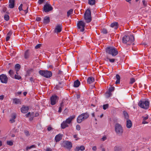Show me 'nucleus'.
Segmentation results:
<instances>
[{"label":"nucleus","instance_id":"8","mask_svg":"<svg viewBox=\"0 0 151 151\" xmlns=\"http://www.w3.org/2000/svg\"><path fill=\"white\" fill-rule=\"evenodd\" d=\"M58 99L59 97L57 95H53L50 98L51 104L52 105L55 104Z\"/></svg>","mask_w":151,"mask_h":151},{"label":"nucleus","instance_id":"33","mask_svg":"<svg viewBox=\"0 0 151 151\" xmlns=\"http://www.w3.org/2000/svg\"><path fill=\"white\" fill-rule=\"evenodd\" d=\"M124 118L126 119H128L129 118V115L125 111H124L123 112Z\"/></svg>","mask_w":151,"mask_h":151},{"label":"nucleus","instance_id":"47","mask_svg":"<svg viewBox=\"0 0 151 151\" xmlns=\"http://www.w3.org/2000/svg\"><path fill=\"white\" fill-rule=\"evenodd\" d=\"M8 145L12 146L13 145V142L11 141H7L6 142Z\"/></svg>","mask_w":151,"mask_h":151},{"label":"nucleus","instance_id":"55","mask_svg":"<svg viewBox=\"0 0 151 151\" xmlns=\"http://www.w3.org/2000/svg\"><path fill=\"white\" fill-rule=\"evenodd\" d=\"M36 146L35 145H32L29 147V149H31L32 148H35L36 147Z\"/></svg>","mask_w":151,"mask_h":151},{"label":"nucleus","instance_id":"42","mask_svg":"<svg viewBox=\"0 0 151 151\" xmlns=\"http://www.w3.org/2000/svg\"><path fill=\"white\" fill-rule=\"evenodd\" d=\"M114 151H122V150L120 147H114Z\"/></svg>","mask_w":151,"mask_h":151},{"label":"nucleus","instance_id":"31","mask_svg":"<svg viewBox=\"0 0 151 151\" xmlns=\"http://www.w3.org/2000/svg\"><path fill=\"white\" fill-rule=\"evenodd\" d=\"M76 149L77 151H79L80 150L83 151L85 150V148L84 146H81L80 147H76Z\"/></svg>","mask_w":151,"mask_h":151},{"label":"nucleus","instance_id":"17","mask_svg":"<svg viewBox=\"0 0 151 151\" xmlns=\"http://www.w3.org/2000/svg\"><path fill=\"white\" fill-rule=\"evenodd\" d=\"M118 22H114L112 23L110 25L111 27L114 28L115 29H116L118 28Z\"/></svg>","mask_w":151,"mask_h":151},{"label":"nucleus","instance_id":"63","mask_svg":"<svg viewBox=\"0 0 151 151\" xmlns=\"http://www.w3.org/2000/svg\"><path fill=\"white\" fill-rule=\"evenodd\" d=\"M4 98V96L3 95H1L0 96V100H2Z\"/></svg>","mask_w":151,"mask_h":151},{"label":"nucleus","instance_id":"12","mask_svg":"<svg viewBox=\"0 0 151 151\" xmlns=\"http://www.w3.org/2000/svg\"><path fill=\"white\" fill-rule=\"evenodd\" d=\"M62 29V25L61 24H58L57 25L54 30L55 33H59L61 32Z\"/></svg>","mask_w":151,"mask_h":151},{"label":"nucleus","instance_id":"30","mask_svg":"<svg viewBox=\"0 0 151 151\" xmlns=\"http://www.w3.org/2000/svg\"><path fill=\"white\" fill-rule=\"evenodd\" d=\"M116 78L117 80L115 82L116 84H119L120 83V77L119 75L117 74L116 75Z\"/></svg>","mask_w":151,"mask_h":151},{"label":"nucleus","instance_id":"45","mask_svg":"<svg viewBox=\"0 0 151 151\" xmlns=\"http://www.w3.org/2000/svg\"><path fill=\"white\" fill-rule=\"evenodd\" d=\"M14 78L16 79L19 80L21 79V77L19 75L15 74L14 76Z\"/></svg>","mask_w":151,"mask_h":151},{"label":"nucleus","instance_id":"56","mask_svg":"<svg viewBox=\"0 0 151 151\" xmlns=\"http://www.w3.org/2000/svg\"><path fill=\"white\" fill-rule=\"evenodd\" d=\"M36 20L37 21H40L41 20V18L40 17H37L36 18Z\"/></svg>","mask_w":151,"mask_h":151},{"label":"nucleus","instance_id":"10","mask_svg":"<svg viewBox=\"0 0 151 151\" xmlns=\"http://www.w3.org/2000/svg\"><path fill=\"white\" fill-rule=\"evenodd\" d=\"M63 146L64 147L69 150H70L72 146L71 142L68 141L64 142L63 143Z\"/></svg>","mask_w":151,"mask_h":151},{"label":"nucleus","instance_id":"60","mask_svg":"<svg viewBox=\"0 0 151 151\" xmlns=\"http://www.w3.org/2000/svg\"><path fill=\"white\" fill-rule=\"evenodd\" d=\"M6 10V7H4L2 9V11L3 12H5Z\"/></svg>","mask_w":151,"mask_h":151},{"label":"nucleus","instance_id":"41","mask_svg":"<svg viewBox=\"0 0 151 151\" xmlns=\"http://www.w3.org/2000/svg\"><path fill=\"white\" fill-rule=\"evenodd\" d=\"M135 81V80L134 78H132L130 79L129 83L132 84Z\"/></svg>","mask_w":151,"mask_h":151},{"label":"nucleus","instance_id":"34","mask_svg":"<svg viewBox=\"0 0 151 151\" xmlns=\"http://www.w3.org/2000/svg\"><path fill=\"white\" fill-rule=\"evenodd\" d=\"M63 102H62L60 104V106L59 108V110L58 111V112L59 113H60L62 110V108L63 106Z\"/></svg>","mask_w":151,"mask_h":151},{"label":"nucleus","instance_id":"5","mask_svg":"<svg viewBox=\"0 0 151 151\" xmlns=\"http://www.w3.org/2000/svg\"><path fill=\"white\" fill-rule=\"evenodd\" d=\"M91 11L90 9H88L84 13V19L87 23H89L91 21Z\"/></svg>","mask_w":151,"mask_h":151},{"label":"nucleus","instance_id":"9","mask_svg":"<svg viewBox=\"0 0 151 151\" xmlns=\"http://www.w3.org/2000/svg\"><path fill=\"white\" fill-rule=\"evenodd\" d=\"M53 9L52 6L48 3H46L43 7V11L45 12H47L52 10Z\"/></svg>","mask_w":151,"mask_h":151},{"label":"nucleus","instance_id":"48","mask_svg":"<svg viewBox=\"0 0 151 151\" xmlns=\"http://www.w3.org/2000/svg\"><path fill=\"white\" fill-rule=\"evenodd\" d=\"M107 139L106 136V135H104L103 137L101 139V140L103 141Z\"/></svg>","mask_w":151,"mask_h":151},{"label":"nucleus","instance_id":"50","mask_svg":"<svg viewBox=\"0 0 151 151\" xmlns=\"http://www.w3.org/2000/svg\"><path fill=\"white\" fill-rule=\"evenodd\" d=\"M45 1V0H38V3L39 4H41Z\"/></svg>","mask_w":151,"mask_h":151},{"label":"nucleus","instance_id":"51","mask_svg":"<svg viewBox=\"0 0 151 151\" xmlns=\"http://www.w3.org/2000/svg\"><path fill=\"white\" fill-rule=\"evenodd\" d=\"M41 45V44H38L35 47V48L36 49H37L40 48Z\"/></svg>","mask_w":151,"mask_h":151},{"label":"nucleus","instance_id":"4","mask_svg":"<svg viewBox=\"0 0 151 151\" xmlns=\"http://www.w3.org/2000/svg\"><path fill=\"white\" fill-rule=\"evenodd\" d=\"M40 75L46 78L51 77L52 75V72L47 70H40L39 71Z\"/></svg>","mask_w":151,"mask_h":151},{"label":"nucleus","instance_id":"58","mask_svg":"<svg viewBox=\"0 0 151 151\" xmlns=\"http://www.w3.org/2000/svg\"><path fill=\"white\" fill-rule=\"evenodd\" d=\"M47 130L49 131H50L53 129V128L50 126H49L47 128Z\"/></svg>","mask_w":151,"mask_h":151},{"label":"nucleus","instance_id":"49","mask_svg":"<svg viewBox=\"0 0 151 151\" xmlns=\"http://www.w3.org/2000/svg\"><path fill=\"white\" fill-rule=\"evenodd\" d=\"M114 87H111L109 88V91H110L111 92L114 91Z\"/></svg>","mask_w":151,"mask_h":151},{"label":"nucleus","instance_id":"21","mask_svg":"<svg viewBox=\"0 0 151 151\" xmlns=\"http://www.w3.org/2000/svg\"><path fill=\"white\" fill-rule=\"evenodd\" d=\"M81 115V116H82V118L83 119H84V120H85V119H87L89 116V115L88 114V113L87 112L83 113Z\"/></svg>","mask_w":151,"mask_h":151},{"label":"nucleus","instance_id":"1","mask_svg":"<svg viewBox=\"0 0 151 151\" xmlns=\"http://www.w3.org/2000/svg\"><path fill=\"white\" fill-rule=\"evenodd\" d=\"M106 51L107 53L111 55L113 57H115L118 54L117 49L114 47H108L106 48Z\"/></svg>","mask_w":151,"mask_h":151},{"label":"nucleus","instance_id":"16","mask_svg":"<svg viewBox=\"0 0 151 151\" xmlns=\"http://www.w3.org/2000/svg\"><path fill=\"white\" fill-rule=\"evenodd\" d=\"M14 0H9V7L10 8H13L14 6Z\"/></svg>","mask_w":151,"mask_h":151},{"label":"nucleus","instance_id":"43","mask_svg":"<svg viewBox=\"0 0 151 151\" xmlns=\"http://www.w3.org/2000/svg\"><path fill=\"white\" fill-rule=\"evenodd\" d=\"M101 32L104 34H106L108 33L107 30L105 29H103L102 30Z\"/></svg>","mask_w":151,"mask_h":151},{"label":"nucleus","instance_id":"35","mask_svg":"<svg viewBox=\"0 0 151 151\" xmlns=\"http://www.w3.org/2000/svg\"><path fill=\"white\" fill-rule=\"evenodd\" d=\"M73 9H71L69 10L67 12V16L69 17V16L72 14L73 13Z\"/></svg>","mask_w":151,"mask_h":151},{"label":"nucleus","instance_id":"46","mask_svg":"<svg viewBox=\"0 0 151 151\" xmlns=\"http://www.w3.org/2000/svg\"><path fill=\"white\" fill-rule=\"evenodd\" d=\"M142 2L143 5L145 7L147 6V2L145 0H144L142 1Z\"/></svg>","mask_w":151,"mask_h":151},{"label":"nucleus","instance_id":"59","mask_svg":"<svg viewBox=\"0 0 151 151\" xmlns=\"http://www.w3.org/2000/svg\"><path fill=\"white\" fill-rule=\"evenodd\" d=\"M143 120H146L147 119H148V116H146L143 117Z\"/></svg>","mask_w":151,"mask_h":151},{"label":"nucleus","instance_id":"19","mask_svg":"<svg viewBox=\"0 0 151 151\" xmlns=\"http://www.w3.org/2000/svg\"><path fill=\"white\" fill-rule=\"evenodd\" d=\"M22 6L23 5L22 4H21L20 5V6H19L18 8V9L19 11H21L22 10H23V9H22ZM28 6H27V9L25 10H23V11L25 13V14H26L28 12Z\"/></svg>","mask_w":151,"mask_h":151},{"label":"nucleus","instance_id":"57","mask_svg":"<svg viewBox=\"0 0 151 151\" xmlns=\"http://www.w3.org/2000/svg\"><path fill=\"white\" fill-rule=\"evenodd\" d=\"M92 150L93 151H96V150H97V147H96V146H93V147H92Z\"/></svg>","mask_w":151,"mask_h":151},{"label":"nucleus","instance_id":"11","mask_svg":"<svg viewBox=\"0 0 151 151\" xmlns=\"http://www.w3.org/2000/svg\"><path fill=\"white\" fill-rule=\"evenodd\" d=\"M0 80L2 83H6L8 82V78L6 75L2 74L0 75Z\"/></svg>","mask_w":151,"mask_h":151},{"label":"nucleus","instance_id":"7","mask_svg":"<svg viewBox=\"0 0 151 151\" xmlns=\"http://www.w3.org/2000/svg\"><path fill=\"white\" fill-rule=\"evenodd\" d=\"M77 27L81 32H83L85 29V23L82 21H78L77 23Z\"/></svg>","mask_w":151,"mask_h":151},{"label":"nucleus","instance_id":"2","mask_svg":"<svg viewBox=\"0 0 151 151\" xmlns=\"http://www.w3.org/2000/svg\"><path fill=\"white\" fill-rule=\"evenodd\" d=\"M134 40V36L132 35H125L122 39V41L124 43L130 44Z\"/></svg>","mask_w":151,"mask_h":151},{"label":"nucleus","instance_id":"38","mask_svg":"<svg viewBox=\"0 0 151 151\" xmlns=\"http://www.w3.org/2000/svg\"><path fill=\"white\" fill-rule=\"evenodd\" d=\"M20 65L19 64H17L15 67V69L16 71H18L20 68Z\"/></svg>","mask_w":151,"mask_h":151},{"label":"nucleus","instance_id":"64","mask_svg":"<svg viewBox=\"0 0 151 151\" xmlns=\"http://www.w3.org/2000/svg\"><path fill=\"white\" fill-rule=\"evenodd\" d=\"M33 70H34V69L33 68H30L29 69V72H32L33 71Z\"/></svg>","mask_w":151,"mask_h":151},{"label":"nucleus","instance_id":"32","mask_svg":"<svg viewBox=\"0 0 151 151\" xmlns=\"http://www.w3.org/2000/svg\"><path fill=\"white\" fill-rule=\"evenodd\" d=\"M105 60L107 61H108V60H109V61L110 63H113L115 62L116 59L114 58H110L108 57H107Z\"/></svg>","mask_w":151,"mask_h":151},{"label":"nucleus","instance_id":"25","mask_svg":"<svg viewBox=\"0 0 151 151\" xmlns=\"http://www.w3.org/2000/svg\"><path fill=\"white\" fill-rule=\"evenodd\" d=\"M80 82L79 81L77 80L74 82L73 86L75 87H78L80 85Z\"/></svg>","mask_w":151,"mask_h":151},{"label":"nucleus","instance_id":"27","mask_svg":"<svg viewBox=\"0 0 151 151\" xmlns=\"http://www.w3.org/2000/svg\"><path fill=\"white\" fill-rule=\"evenodd\" d=\"M12 34V32L11 31H9V32L6 35L7 36L6 38V41H8L9 40L10 38V36Z\"/></svg>","mask_w":151,"mask_h":151},{"label":"nucleus","instance_id":"14","mask_svg":"<svg viewBox=\"0 0 151 151\" xmlns=\"http://www.w3.org/2000/svg\"><path fill=\"white\" fill-rule=\"evenodd\" d=\"M28 110V107L25 106H23L21 109V111L23 113H26L27 112Z\"/></svg>","mask_w":151,"mask_h":151},{"label":"nucleus","instance_id":"22","mask_svg":"<svg viewBox=\"0 0 151 151\" xmlns=\"http://www.w3.org/2000/svg\"><path fill=\"white\" fill-rule=\"evenodd\" d=\"M62 139V136L60 134L57 135L55 137V140L56 142H59Z\"/></svg>","mask_w":151,"mask_h":151},{"label":"nucleus","instance_id":"23","mask_svg":"<svg viewBox=\"0 0 151 151\" xmlns=\"http://www.w3.org/2000/svg\"><path fill=\"white\" fill-rule=\"evenodd\" d=\"M132 125V124L131 121L129 119H127V127L128 128H131Z\"/></svg>","mask_w":151,"mask_h":151},{"label":"nucleus","instance_id":"53","mask_svg":"<svg viewBox=\"0 0 151 151\" xmlns=\"http://www.w3.org/2000/svg\"><path fill=\"white\" fill-rule=\"evenodd\" d=\"M76 129L78 130H80L81 129V127L78 124L76 126Z\"/></svg>","mask_w":151,"mask_h":151},{"label":"nucleus","instance_id":"6","mask_svg":"<svg viewBox=\"0 0 151 151\" xmlns=\"http://www.w3.org/2000/svg\"><path fill=\"white\" fill-rule=\"evenodd\" d=\"M115 131L117 134L119 135H122L123 132V128L121 125L116 123L115 125Z\"/></svg>","mask_w":151,"mask_h":151},{"label":"nucleus","instance_id":"52","mask_svg":"<svg viewBox=\"0 0 151 151\" xmlns=\"http://www.w3.org/2000/svg\"><path fill=\"white\" fill-rule=\"evenodd\" d=\"M77 134L74 135L73 137L76 140H77L79 139V138L77 137Z\"/></svg>","mask_w":151,"mask_h":151},{"label":"nucleus","instance_id":"44","mask_svg":"<svg viewBox=\"0 0 151 151\" xmlns=\"http://www.w3.org/2000/svg\"><path fill=\"white\" fill-rule=\"evenodd\" d=\"M109 104H106L103 105V109L104 110H106L109 107Z\"/></svg>","mask_w":151,"mask_h":151},{"label":"nucleus","instance_id":"26","mask_svg":"<svg viewBox=\"0 0 151 151\" xmlns=\"http://www.w3.org/2000/svg\"><path fill=\"white\" fill-rule=\"evenodd\" d=\"M82 116H81V115H80L78 117L77 119V121L78 123H80L82 121L84 120V119H83L82 118L83 117H82Z\"/></svg>","mask_w":151,"mask_h":151},{"label":"nucleus","instance_id":"62","mask_svg":"<svg viewBox=\"0 0 151 151\" xmlns=\"http://www.w3.org/2000/svg\"><path fill=\"white\" fill-rule=\"evenodd\" d=\"M52 149L50 148H47L46 149V151H52Z\"/></svg>","mask_w":151,"mask_h":151},{"label":"nucleus","instance_id":"13","mask_svg":"<svg viewBox=\"0 0 151 151\" xmlns=\"http://www.w3.org/2000/svg\"><path fill=\"white\" fill-rule=\"evenodd\" d=\"M50 17L47 16L45 17L43 19V23L44 24H47L49 23L50 22Z\"/></svg>","mask_w":151,"mask_h":151},{"label":"nucleus","instance_id":"61","mask_svg":"<svg viewBox=\"0 0 151 151\" xmlns=\"http://www.w3.org/2000/svg\"><path fill=\"white\" fill-rule=\"evenodd\" d=\"M148 123V122H146L145 120H143L142 122V124H147Z\"/></svg>","mask_w":151,"mask_h":151},{"label":"nucleus","instance_id":"40","mask_svg":"<svg viewBox=\"0 0 151 151\" xmlns=\"http://www.w3.org/2000/svg\"><path fill=\"white\" fill-rule=\"evenodd\" d=\"M4 19L6 21H8L9 20V17L7 14H5L4 16Z\"/></svg>","mask_w":151,"mask_h":151},{"label":"nucleus","instance_id":"39","mask_svg":"<svg viewBox=\"0 0 151 151\" xmlns=\"http://www.w3.org/2000/svg\"><path fill=\"white\" fill-rule=\"evenodd\" d=\"M9 73L11 77H13L14 72L12 70H9Z\"/></svg>","mask_w":151,"mask_h":151},{"label":"nucleus","instance_id":"29","mask_svg":"<svg viewBox=\"0 0 151 151\" xmlns=\"http://www.w3.org/2000/svg\"><path fill=\"white\" fill-rule=\"evenodd\" d=\"M34 112L30 113V112H29V120L30 121H32L34 117Z\"/></svg>","mask_w":151,"mask_h":151},{"label":"nucleus","instance_id":"28","mask_svg":"<svg viewBox=\"0 0 151 151\" xmlns=\"http://www.w3.org/2000/svg\"><path fill=\"white\" fill-rule=\"evenodd\" d=\"M13 102L16 104H18L19 103L20 104V100L19 99L15 98L13 99Z\"/></svg>","mask_w":151,"mask_h":151},{"label":"nucleus","instance_id":"15","mask_svg":"<svg viewBox=\"0 0 151 151\" xmlns=\"http://www.w3.org/2000/svg\"><path fill=\"white\" fill-rule=\"evenodd\" d=\"M75 118V116H70L65 121L68 124H70L72 120Z\"/></svg>","mask_w":151,"mask_h":151},{"label":"nucleus","instance_id":"36","mask_svg":"<svg viewBox=\"0 0 151 151\" xmlns=\"http://www.w3.org/2000/svg\"><path fill=\"white\" fill-rule=\"evenodd\" d=\"M88 4L91 5H93L95 4V0H88Z\"/></svg>","mask_w":151,"mask_h":151},{"label":"nucleus","instance_id":"18","mask_svg":"<svg viewBox=\"0 0 151 151\" xmlns=\"http://www.w3.org/2000/svg\"><path fill=\"white\" fill-rule=\"evenodd\" d=\"M68 124L65 121H63L61 124V127L62 129H64L66 127H68Z\"/></svg>","mask_w":151,"mask_h":151},{"label":"nucleus","instance_id":"3","mask_svg":"<svg viewBox=\"0 0 151 151\" xmlns=\"http://www.w3.org/2000/svg\"><path fill=\"white\" fill-rule=\"evenodd\" d=\"M149 104L150 102L147 99L141 100L138 103V106L140 108L145 109L149 108Z\"/></svg>","mask_w":151,"mask_h":151},{"label":"nucleus","instance_id":"37","mask_svg":"<svg viewBox=\"0 0 151 151\" xmlns=\"http://www.w3.org/2000/svg\"><path fill=\"white\" fill-rule=\"evenodd\" d=\"M28 57V50H27L24 54V58L25 59H27Z\"/></svg>","mask_w":151,"mask_h":151},{"label":"nucleus","instance_id":"20","mask_svg":"<svg viewBox=\"0 0 151 151\" xmlns=\"http://www.w3.org/2000/svg\"><path fill=\"white\" fill-rule=\"evenodd\" d=\"M15 114H13L11 115V118L10 119V121L11 123H13L15 122V119L16 118Z\"/></svg>","mask_w":151,"mask_h":151},{"label":"nucleus","instance_id":"54","mask_svg":"<svg viewBox=\"0 0 151 151\" xmlns=\"http://www.w3.org/2000/svg\"><path fill=\"white\" fill-rule=\"evenodd\" d=\"M29 80L32 83H34V82H35V79L33 78H32V77H31L30 79H29Z\"/></svg>","mask_w":151,"mask_h":151},{"label":"nucleus","instance_id":"24","mask_svg":"<svg viewBox=\"0 0 151 151\" xmlns=\"http://www.w3.org/2000/svg\"><path fill=\"white\" fill-rule=\"evenodd\" d=\"M94 81V78L92 77H89L87 79V83L89 84H91Z\"/></svg>","mask_w":151,"mask_h":151}]
</instances>
